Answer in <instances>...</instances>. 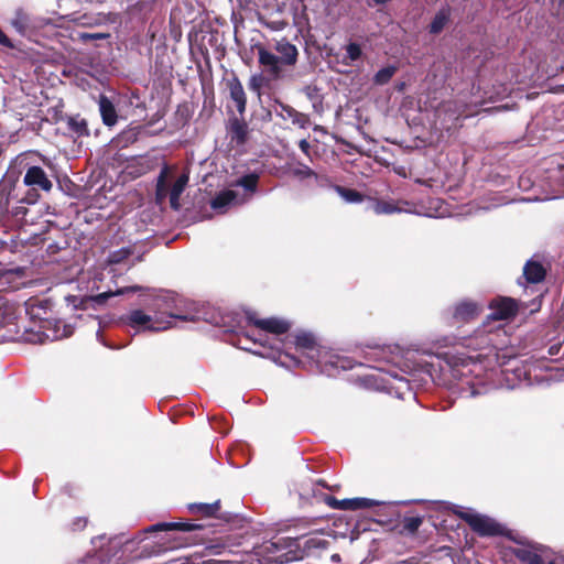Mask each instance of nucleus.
<instances>
[{"mask_svg": "<svg viewBox=\"0 0 564 564\" xmlns=\"http://www.w3.org/2000/svg\"><path fill=\"white\" fill-rule=\"evenodd\" d=\"M423 522V519L421 517H410L405 518L404 520V528L411 532L414 533L419 530Z\"/></svg>", "mask_w": 564, "mask_h": 564, "instance_id": "nucleus-31", "label": "nucleus"}, {"mask_svg": "<svg viewBox=\"0 0 564 564\" xmlns=\"http://www.w3.org/2000/svg\"><path fill=\"white\" fill-rule=\"evenodd\" d=\"M397 70H398V67L394 65H389V66H386V67L379 69L373 77L375 84H377V85L387 84L394 76Z\"/></svg>", "mask_w": 564, "mask_h": 564, "instance_id": "nucleus-23", "label": "nucleus"}, {"mask_svg": "<svg viewBox=\"0 0 564 564\" xmlns=\"http://www.w3.org/2000/svg\"><path fill=\"white\" fill-rule=\"evenodd\" d=\"M200 525L195 523H185V522H163L151 525L147 529V532H155V531H169V530H178L183 532H191L196 529H199Z\"/></svg>", "mask_w": 564, "mask_h": 564, "instance_id": "nucleus-15", "label": "nucleus"}, {"mask_svg": "<svg viewBox=\"0 0 564 564\" xmlns=\"http://www.w3.org/2000/svg\"><path fill=\"white\" fill-rule=\"evenodd\" d=\"M256 48L259 64L271 79L281 78L283 67H292L297 63L299 50L285 37L274 41L272 51L261 45Z\"/></svg>", "mask_w": 564, "mask_h": 564, "instance_id": "nucleus-2", "label": "nucleus"}, {"mask_svg": "<svg viewBox=\"0 0 564 564\" xmlns=\"http://www.w3.org/2000/svg\"><path fill=\"white\" fill-rule=\"evenodd\" d=\"M282 117L284 119H290L294 124L299 126L300 128H305L310 122L307 116L296 111L292 107L282 106Z\"/></svg>", "mask_w": 564, "mask_h": 564, "instance_id": "nucleus-20", "label": "nucleus"}, {"mask_svg": "<svg viewBox=\"0 0 564 564\" xmlns=\"http://www.w3.org/2000/svg\"><path fill=\"white\" fill-rule=\"evenodd\" d=\"M295 344L299 348L312 350L311 355H316L317 349H315V340L311 334H307V333L299 334L295 338Z\"/></svg>", "mask_w": 564, "mask_h": 564, "instance_id": "nucleus-27", "label": "nucleus"}, {"mask_svg": "<svg viewBox=\"0 0 564 564\" xmlns=\"http://www.w3.org/2000/svg\"><path fill=\"white\" fill-rule=\"evenodd\" d=\"M523 274L528 282L539 283L545 276V270L543 265L536 261H528L523 268Z\"/></svg>", "mask_w": 564, "mask_h": 564, "instance_id": "nucleus-18", "label": "nucleus"}, {"mask_svg": "<svg viewBox=\"0 0 564 564\" xmlns=\"http://www.w3.org/2000/svg\"><path fill=\"white\" fill-rule=\"evenodd\" d=\"M0 44L10 46V41L8 36L0 30Z\"/></svg>", "mask_w": 564, "mask_h": 564, "instance_id": "nucleus-38", "label": "nucleus"}, {"mask_svg": "<svg viewBox=\"0 0 564 564\" xmlns=\"http://www.w3.org/2000/svg\"><path fill=\"white\" fill-rule=\"evenodd\" d=\"M66 301L72 304L74 307H77V297L76 296H67Z\"/></svg>", "mask_w": 564, "mask_h": 564, "instance_id": "nucleus-41", "label": "nucleus"}, {"mask_svg": "<svg viewBox=\"0 0 564 564\" xmlns=\"http://www.w3.org/2000/svg\"><path fill=\"white\" fill-rule=\"evenodd\" d=\"M291 174L300 180H304V178L312 177V176L316 177V174L314 173V171L304 164H296V165L292 166Z\"/></svg>", "mask_w": 564, "mask_h": 564, "instance_id": "nucleus-29", "label": "nucleus"}, {"mask_svg": "<svg viewBox=\"0 0 564 564\" xmlns=\"http://www.w3.org/2000/svg\"><path fill=\"white\" fill-rule=\"evenodd\" d=\"M128 251L127 250H120V251H117V252H113L111 256H110V261L111 262H120L123 258H126L128 256Z\"/></svg>", "mask_w": 564, "mask_h": 564, "instance_id": "nucleus-34", "label": "nucleus"}, {"mask_svg": "<svg viewBox=\"0 0 564 564\" xmlns=\"http://www.w3.org/2000/svg\"><path fill=\"white\" fill-rule=\"evenodd\" d=\"M250 87H251L252 89H258V88H259L258 77L253 76V77L251 78Z\"/></svg>", "mask_w": 564, "mask_h": 564, "instance_id": "nucleus-40", "label": "nucleus"}, {"mask_svg": "<svg viewBox=\"0 0 564 564\" xmlns=\"http://www.w3.org/2000/svg\"><path fill=\"white\" fill-rule=\"evenodd\" d=\"M489 308L491 311L488 315L489 319L506 321L516 315L518 305L511 297H499L490 302Z\"/></svg>", "mask_w": 564, "mask_h": 564, "instance_id": "nucleus-8", "label": "nucleus"}, {"mask_svg": "<svg viewBox=\"0 0 564 564\" xmlns=\"http://www.w3.org/2000/svg\"><path fill=\"white\" fill-rule=\"evenodd\" d=\"M250 198L248 193H239L235 189H226L216 195L212 200L213 209L225 212L228 207L246 203Z\"/></svg>", "mask_w": 564, "mask_h": 564, "instance_id": "nucleus-9", "label": "nucleus"}, {"mask_svg": "<svg viewBox=\"0 0 564 564\" xmlns=\"http://www.w3.org/2000/svg\"><path fill=\"white\" fill-rule=\"evenodd\" d=\"M502 330H478L466 339L465 347L477 352L476 356H453L449 361L452 388L462 395L476 397L486 393L489 386L485 375L494 365L503 366L512 356L498 347Z\"/></svg>", "mask_w": 564, "mask_h": 564, "instance_id": "nucleus-1", "label": "nucleus"}, {"mask_svg": "<svg viewBox=\"0 0 564 564\" xmlns=\"http://www.w3.org/2000/svg\"><path fill=\"white\" fill-rule=\"evenodd\" d=\"M181 299L171 292H161L155 295L151 303L148 304V310L155 313L158 316L170 321L173 327V321H193L194 316L183 311L181 307Z\"/></svg>", "mask_w": 564, "mask_h": 564, "instance_id": "nucleus-3", "label": "nucleus"}, {"mask_svg": "<svg viewBox=\"0 0 564 564\" xmlns=\"http://www.w3.org/2000/svg\"><path fill=\"white\" fill-rule=\"evenodd\" d=\"M139 289H140L139 286H131V288L118 290L116 293H101V294H98L97 296H95L93 300L98 302V303H101L106 299H108L109 296L118 295V294H123V293H126L128 291H137Z\"/></svg>", "mask_w": 564, "mask_h": 564, "instance_id": "nucleus-32", "label": "nucleus"}, {"mask_svg": "<svg viewBox=\"0 0 564 564\" xmlns=\"http://www.w3.org/2000/svg\"><path fill=\"white\" fill-rule=\"evenodd\" d=\"M257 183H258V175L248 174V175H245L243 177H241L237 182V185L242 186L246 192L253 193L256 191Z\"/></svg>", "mask_w": 564, "mask_h": 564, "instance_id": "nucleus-30", "label": "nucleus"}, {"mask_svg": "<svg viewBox=\"0 0 564 564\" xmlns=\"http://www.w3.org/2000/svg\"><path fill=\"white\" fill-rule=\"evenodd\" d=\"M561 2L564 4V0H561Z\"/></svg>", "mask_w": 564, "mask_h": 564, "instance_id": "nucleus-43", "label": "nucleus"}, {"mask_svg": "<svg viewBox=\"0 0 564 564\" xmlns=\"http://www.w3.org/2000/svg\"><path fill=\"white\" fill-rule=\"evenodd\" d=\"M362 56V50L359 44L357 43H349L346 46V57L344 59V63L346 65H351L354 62L360 59Z\"/></svg>", "mask_w": 564, "mask_h": 564, "instance_id": "nucleus-26", "label": "nucleus"}, {"mask_svg": "<svg viewBox=\"0 0 564 564\" xmlns=\"http://www.w3.org/2000/svg\"><path fill=\"white\" fill-rule=\"evenodd\" d=\"M230 98L235 102V106L240 115L246 110V94L241 83L238 79H232L229 83Z\"/></svg>", "mask_w": 564, "mask_h": 564, "instance_id": "nucleus-14", "label": "nucleus"}, {"mask_svg": "<svg viewBox=\"0 0 564 564\" xmlns=\"http://www.w3.org/2000/svg\"><path fill=\"white\" fill-rule=\"evenodd\" d=\"M460 116L468 117L470 116V112H468L466 109L459 108L449 113L451 119H458Z\"/></svg>", "mask_w": 564, "mask_h": 564, "instance_id": "nucleus-35", "label": "nucleus"}, {"mask_svg": "<svg viewBox=\"0 0 564 564\" xmlns=\"http://www.w3.org/2000/svg\"><path fill=\"white\" fill-rule=\"evenodd\" d=\"M82 20H83L82 24H84V25H93L96 23L95 21H93V19L87 18V17H83Z\"/></svg>", "mask_w": 564, "mask_h": 564, "instance_id": "nucleus-39", "label": "nucleus"}, {"mask_svg": "<svg viewBox=\"0 0 564 564\" xmlns=\"http://www.w3.org/2000/svg\"><path fill=\"white\" fill-rule=\"evenodd\" d=\"M455 513L466 521L469 527L479 535L482 536H494L499 535L502 533L503 529L502 527L496 522L494 519L477 513L471 509H465L463 507H458L457 510H455Z\"/></svg>", "mask_w": 564, "mask_h": 564, "instance_id": "nucleus-4", "label": "nucleus"}, {"mask_svg": "<svg viewBox=\"0 0 564 564\" xmlns=\"http://www.w3.org/2000/svg\"><path fill=\"white\" fill-rule=\"evenodd\" d=\"M310 357L316 358L321 371L327 376H335L339 369L346 370L350 367L348 360L325 349H317L316 355H310Z\"/></svg>", "mask_w": 564, "mask_h": 564, "instance_id": "nucleus-7", "label": "nucleus"}, {"mask_svg": "<svg viewBox=\"0 0 564 564\" xmlns=\"http://www.w3.org/2000/svg\"><path fill=\"white\" fill-rule=\"evenodd\" d=\"M248 319L259 329L276 335L284 334L290 328L289 322L276 317L256 318L253 315H249Z\"/></svg>", "mask_w": 564, "mask_h": 564, "instance_id": "nucleus-11", "label": "nucleus"}, {"mask_svg": "<svg viewBox=\"0 0 564 564\" xmlns=\"http://www.w3.org/2000/svg\"><path fill=\"white\" fill-rule=\"evenodd\" d=\"M372 209L377 215L393 214V213L402 212V208L395 206L392 202H388V200L375 202Z\"/></svg>", "mask_w": 564, "mask_h": 564, "instance_id": "nucleus-24", "label": "nucleus"}, {"mask_svg": "<svg viewBox=\"0 0 564 564\" xmlns=\"http://www.w3.org/2000/svg\"><path fill=\"white\" fill-rule=\"evenodd\" d=\"M247 124L238 119H234L229 124V137L230 142L236 143L237 145H241L245 143L247 138Z\"/></svg>", "mask_w": 564, "mask_h": 564, "instance_id": "nucleus-17", "label": "nucleus"}, {"mask_svg": "<svg viewBox=\"0 0 564 564\" xmlns=\"http://www.w3.org/2000/svg\"><path fill=\"white\" fill-rule=\"evenodd\" d=\"M448 19L449 11L447 9L440 10L431 22L430 32L434 34L440 33L448 22Z\"/></svg>", "mask_w": 564, "mask_h": 564, "instance_id": "nucleus-21", "label": "nucleus"}, {"mask_svg": "<svg viewBox=\"0 0 564 564\" xmlns=\"http://www.w3.org/2000/svg\"><path fill=\"white\" fill-rule=\"evenodd\" d=\"M327 545L328 542L317 535L306 538L302 543L304 551L308 554H311L314 550L326 549Z\"/></svg>", "mask_w": 564, "mask_h": 564, "instance_id": "nucleus-22", "label": "nucleus"}, {"mask_svg": "<svg viewBox=\"0 0 564 564\" xmlns=\"http://www.w3.org/2000/svg\"><path fill=\"white\" fill-rule=\"evenodd\" d=\"M381 502L368 498H352V499H343L337 500L335 498H330L328 500V505L334 509L338 510H358V509H368L373 506H379Z\"/></svg>", "mask_w": 564, "mask_h": 564, "instance_id": "nucleus-12", "label": "nucleus"}, {"mask_svg": "<svg viewBox=\"0 0 564 564\" xmlns=\"http://www.w3.org/2000/svg\"><path fill=\"white\" fill-rule=\"evenodd\" d=\"M219 508L218 502L215 503H192L188 509L193 513H200L203 516H213Z\"/></svg>", "mask_w": 564, "mask_h": 564, "instance_id": "nucleus-25", "label": "nucleus"}, {"mask_svg": "<svg viewBox=\"0 0 564 564\" xmlns=\"http://www.w3.org/2000/svg\"><path fill=\"white\" fill-rule=\"evenodd\" d=\"M166 169H164L158 178L156 200L162 203L169 195L171 207L177 210L180 208V197L188 183V175L182 174L181 176H178L177 180L172 185L171 189L169 191L166 185Z\"/></svg>", "mask_w": 564, "mask_h": 564, "instance_id": "nucleus-6", "label": "nucleus"}, {"mask_svg": "<svg viewBox=\"0 0 564 564\" xmlns=\"http://www.w3.org/2000/svg\"><path fill=\"white\" fill-rule=\"evenodd\" d=\"M107 36H108V34H105V33H87V32L78 33V37L82 41L100 40V39H106Z\"/></svg>", "mask_w": 564, "mask_h": 564, "instance_id": "nucleus-33", "label": "nucleus"}, {"mask_svg": "<svg viewBox=\"0 0 564 564\" xmlns=\"http://www.w3.org/2000/svg\"><path fill=\"white\" fill-rule=\"evenodd\" d=\"M388 1H389V0H373V2H375L376 4H384V3H387Z\"/></svg>", "mask_w": 564, "mask_h": 564, "instance_id": "nucleus-42", "label": "nucleus"}, {"mask_svg": "<svg viewBox=\"0 0 564 564\" xmlns=\"http://www.w3.org/2000/svg\"><path fill=\"white\" fill-rule=\"evenodd\" d=\"M126 324L137 332H161L171 328V322L166 321L155 313L149 314L144 311L137 308L130 311L124 317Z\"/></svg>", "mask_w": 564, "mask_h": 564, "instance_id": "nucleus-5", "label": "nucleus"}, {"mask_svg": "<svg viewBox=\"0 0 564 564\" xmlns=\"http://www.w3.org/2000/svg\"><path fill=\"white\" fill-rule=\"evenodd\" d=\"M23 183L26 186L39 188L44 192H50L53 188L52 181L48 178L45 171L37 165L28 167L23 177Z\"/></svg>", "mask_w": 564, "mask_h": 564, "instance_id": "nucleus-10", "label": "nucleus"}, {"mask_svg": "<svg viewBox=\"0 0 564 564\" xmlns=\"http://www.w3.org/2000/svg\"><path fill=\"white\" fill-rule=\"evenodd\" d=\"M516 555L524 564H553L551 557L542 551L538 552L536 549H519Z\"/></svg>", "mask_w": 564, "mask_h": 564, "instance_id": "nucleus-13", "label": "nucleus"}, {"mask_svg": "<svg viewBox=\"0 0 564 564\" xmlns=\"http://www.w3.org/2000/svg\"><path fill=\"white\" fill-rule=\"evenodd\" d=\"M335 191L347 203H360L362 200L361 194L357 191L346 189L341 186H336Z\"/></svg>", "mask_w": 564, "mask_h": 564, "instance_id": "nucleus-28", "label": "nucleus"}, {"mask_svg": "<svg viewBox=\"0 0 564 564\" xmlns=\"http://www.w3.org/2000/svg\"><path fill=\"white\" fill-rule=\"evenodd\" d=\"M480 306L470 301H464L455 307L454 316L457 319H468L478 315Z\"/></svg>", "mask_w": 564, "mask_h": 564, "instance_id": "nucleus-19", "label": "nucleus"}, {"mask_svg": "<svg viewBox=\"0 0 564 564\" xmlns=\"http://www.w3.org/2000/svg\"><path fill=\"white\" fill-rule=\"evenodd\" d=\"M299 147H300L301 151H302L304 154L308 155V152H310V143H308V141H307V140L302 139V140L299 142Z\"/></svg>", "mask_w": 564, "mask_h": 564, "instance_id": "nucleus-36", "label": "nucleus"}, {"mask_svg": "<svg viewBox=\"0 0 564 564\" xmlns=\"http://www.w3.org/2000/svg\"><path fill=\"white\" fill-rule=\"evenodd\" d=\"M451 111H452L451 102H446V104L442 105V107L437 110V113L441 117L442 113H447Z\"/></svg>", "mask_w": 564, "mask_h": 564, "instance_id": "nucleus-37", "label": "nucleus"}, {"mask_svg": "<svg viewBox=\"0 0 564 564\" xmlns=\"http://www.w3.org/2000/svg\"><path fill=\"white\" fill-rule=\"evenodd\" d=\"M99 111L106 126H113L117 122V112L113 104L105 96L99 97Z\"/></svg>", "mask_w": 564, "mask_h": 564, "instance_id": "nucleus-16", "label": "nucleus"}]
</instances>
